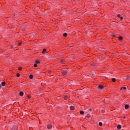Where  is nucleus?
<instances>
[{
	"instance_id": "obj_18",
	"label": "nucleus",
	"mask_w": 130,
	"mask_h": 130,
	"mask_svg": "<svg viewBox=\"0 0 130 130\" xmlns=\"http://www.w3.org/2000/svg\"><path fill=\"white\" fill-rule=\"evenodd\" d=\"M101 111L103 113H105V110L104 109H102Z\"/></svg>"
},
{
	"instance_id": "obj_2",
	"label": "nucleus",
	"mask_w": 130,
	"mask_h": 130,
	"mask_svg": "<svg viewBox=\"0 0 130 130\" xmlns=\"http://www.w3.org/2000/svg\"><path fill=\"white\" fill-rule=\"evenodd\" d=\"M63 99H64V100H68L69 96L67 94H64L63 95Z\"/></svg>"
},
{
	"instance_id": "obj_10",
	"label": "nucleus",
	"mask_w": 130,
	"mask_h": 130,
	"mask_svg": "<svg viewBox=\"0 0 130 130\" xmlns=\"http://www.w3.org/2000/svg\"><path fill=\"white\" fill-rule=\"evenodd\" d=\"M129 106L128 105H125V109H128Z\"/></svg>"
},
{
	"instance_id": "obj_1",
	"label": "nucleus",
	"mask_w": 130,
	"mask_h": 130,
	"mask_svg": "<svg viewBox=\"0 0 130 130\" xmlns=\"http://www.w3.org/2000/svg\"><path fill=\"white\" fill-rule=\"evenodd\" d=\"M47 127L48 129H51V128H52V124L51 123L48 124V125H47Z\"/></svg>"
},
{
	"instance_id": "obj_29",
	"label": "nucleus",
	"mask_w": 130,
	"mask_h": 130,
	"mask_svg": "<svg viewBox=\"0 0 130 130\" xmlns=\"http://www.w3.org/2000/svg\"><path fill=\"white\" fill-rule=\"evenodd\" d=\"M16 76H17V77H20V74H17V75H16Z\"/></svg>"
},
{
	"instance_id": "obj_27",
	"label": "nucleus",
	"mask_w": 130,
	"mask_h": 130,
	"mask_svg": "<svg viewBox=\"0 0 130 130\" xmlns=\"http://www.w3.org/2000/svg\"><path fill=\"white\" fill-rule=\"evenodd\" d=\"M126 80H129V77L126 76Z\"/></svg>"
},
{
	"instance_id": "obj_35",
	"label": "nucleus",
	"mask_w": 130,
	"mask_h": 130,
	"mask_svg": "<svg viewBox=\"0 0 130 130\" xmlns=\"http://www.w3.org/2000/svg\"><path fill=\"white\" fill-rule=\"evenodd\" d=\"M44 32H46V31H45V30H44Z\"/></svg>"
},
{
	"instance_id": "obj_32",
	"label": "nucleus",
	"mask_w": 130,
	"mask_h": 130,
	"mask_svg": "<svg viewBox=\"0 0 130 130\" xmlns=\"http://www.w3.org/2000/svg\"><path fill=\"white\" fill-rule=\"evenodd\" d=\"M89 111H90V112L92 111V109H90Z\"/></svg>"
},
{
	"instance_id": "obj_16",
	"label": "nucleus",
	"mask_w": 130,
	"mask_h": 130,
	"mask_svg": "<svg viewBox=\"0 0 130 130\" xmlns=\"http://www.w3.org/2000/svg\"><path fill=\"white\" fill-rule=\"evenodd\" d=\"M29 78L30 79V80H32V79H33V75H30Z\"/></svg>"
},
{
	"instance_id": "obj_7",
	"label": "nucleus",
	"mask_w": 130,
	"mask_h": 130,
	"mask_svg": "<svg viewBox=\"0 0 130 130\" xmlns=\"http://www.w3.org/2000/svg\"><path fill=\"white\" fill-rule=\"evenodd\" d=\"M46 53V49H43V51H42V54H45Z\"/></svg>"
},
{
	"instance_id": "obj_6",
	"label": "nucleus",
	"mask_w": 130,
	"mask_h": 130,
	"mask_svg": "<svg viewBox=\"0 0 130 130\" xmlns=\"http://www.w3.org/2000/svg\"><path fill=\"white\" fill-rule=\"evenodd\" d=\"M11 130H18V127L17 126H14L11 128Z\"/></svg>"
},
{
	"instance_id": "obj_22",
	"label": "nucleus",
	"mask_w": 130,
	"mask_h": 130,
	"mask_svg": "<svg viewBox=\"0 0 130 130\" xmlns=\"http://www.w3.org/2000/svg\"><path fill=\"white\" fill-rule=\"evenodd\" d=\"M80 114H84V113H85L84 111H80Z\"/></svg>"
},
{
	"instance_id": "obj_23",
	"label": "nucleus",
	"mask_w": 130,
	"mask_h": 130,
	"mask_svg": "<svg viewBox=\"0 0 130 130\" xmlns=\"http://www.w3.org/2000/svg\"><path fill=\"white\" fill-rule=\"evenodd\" d=\"M26 97H27V99H31V96H30L29 95H27Z\"/></svg>"
},
{
	"instance_id": "obj_21",
	"label": "nucleus",
	"mask_w": 130,
	"mask_h": 130,
	"mask_svg": "<svg viewBox=\"0 0 130 130\" xmlns=\"http://www.w3.org/2000/svg\"><path fill=\"white\" fill-rule=\"evenodd\" d=\"M122 89H123V90H126V87H121L120 90H122Z\"/></svg>"
},
{
	"instance_id": "obj_33",
	"label": "nucleus",
	"mask_w": 130,
	"mask_h": 130,
	"mask_svg": "<svg viewBox=\"0 0 130 130\" xmlns=\"http://www.w3.org/2000/svg\"><path fill=\"white\" fill-rule=\"evenodd\" d=\"M123 118H125V116H124V117H123Z\"/></svg>"
},
{
	"instance_id": "obj_12",
	"label": "nucleus",
	"mask_w": 130,
	"mask_h": 130,
	"mask_svg": "<svg viewBox=\"0 0 130 130\" xmlns=\"http://www.w3.org/2000/svg\"><path fill=\"white\" fill-rule=\"evenodd\" d=\"M2 86H3V87H5V86H6V82H2Z\"/></svg>"
},
{
	"instance_id": "obj_25",
	"label": "nucleus",
	"mask_w": 130,
	"mask_h": 130,
	"mask_svg": "<svg viewBox=\"0 0 130 130\" xmlns=\"http://www.w3.org/2000/svg\"><path fill=\"white\" fill-rule=\"evenodd\" d=\"M18 44H19V45H22V42L21 41H19Z\"/></svg>"
},
{
	"instance_id": "obj_3",
	"label": "nucleus",
	"mask_w": 130,
	"mask_h": 130,
	"mask_svg": "<svg viewBox=\"0 0 130 130\" xmlns=\"http://www.w3.org/2000/svg\"><path fill=\"white\" fill-rule=\"evenodd\" d=\"M61 73H62V75H63V76H64V75H67V74H68V71H63Z\"/></svg>"
},
{
	"instance_id": "obj_30",
	"label": "nucleus",
	"mask_w": 130,
	"mask_h": 130,
	"mask_svg": "<svg viewBox=\"0 0 130 130\" xmlns=\"http://www.w3.org/2000/svg\"><path fill=\"white\" fill-rule=\"evenodd\" d=\"M22 29H25V25H23V26L22 27Z\"/></svg>"
},
{
	"instance_id": "obj_5",
	"label": "nucleus",
	"mask_w": 130,
	"mask_h": 130,
	"mask_svg": "<svg viewBox=\"0 0 130 130\" xmlns=\"http://www.w3.org/2000/svg\"><path fill=\"white\" fill-rule=\"evenodd\" d=\"M117 129H121V125H120V124L118 125L117 126Z\"/></svg>"
},
{
	"instance_id": "obj_19",
	"label": "nucleus",
	"mask_w": 130,
	"mask_h": 130,
	"mask_svg": "<svg viewBox=\"0 0 130 130\" xmlns=\"http://www.w3.org/2000/svg\"><path fill=\"white\" fill-rule=\"evenodd\" d=\"M63 36L64 37H67V36H68V34L67 33H64L63 34Z\"/></svg>"
},
{
	"instance_id": "obj_31",
	"label": "nucleus",
	"mask_w": 130,
	"mask_h": 130,
	"mask_svg": "<svg viewBox=\"0 0 130 130\" xmlns=\"http://www.w3.org/2000/svg\"><path fill=\"white\" fill-rule=\"evenodd\" d=\"M90 64H91V66H94V63H91Z\"/></svg>"
},
{
	"instance_id": "obj_26",
	"label": "nucleus",
	"mask_w": 130,
	"mask_h": 130,
	"mask_svg": "<svg viewBox=\"0 0 130 130\" xmlns=\"http://www.w3.org/2000/svg\"><path fill=\"white\" fill-rule=\"evenodd\" d=\"M34 67H35V68H37V64L36 63L34 65Z\"/></svg>"
},
{
	"instance_id": "obj_11",
	"label": "nucleus",
	"mask_w": 130,
	"mask_h": 130,
	"mask_svg": "<svg viewBox=\"0 0 130 130\" xmlns=\"http://www.w3.org/2000/svg\"><path fill=\"white\" fill-rule=\"evenodd\" d=\"M19 94L20 96H23L24 95V92H23L22 91H20V93H19Z\"/></svg>"
},
{
	"instance_id": "obj_24",
	"label": "nucleus",
	"mask_w": 130,
	"mask_h": 130,
	"mask_svg": "<svg viewBox=\"0 0 130 130\" xmlns=\"http://www.w3.org/2000/svg\"><path fill=\"white\" fill-rule=\"evenodd\" d=\"M102 122H100L99 123V125H100V126H102Z\"/></svg>"
},
{
	"instance_id": "obj_17",
	"label": "nucleus",
	"mask_w": 130,
	"mask_h": 130,
	"mask_svg": "<svg viewBox=\"0 0 130 130\" xmlns=\"http://www.w3.org/2000/svg\"><path fill=\"white\" fill-rule=\"evenodd\" d=\"M118 40L119 41H121V40H122V37H119Z\"/></svg>"
},
{
	"instance_id": "obj_9",
	"label": "nucleus",
	"mask_w": 130,
	"mask_h": 130,
	"mask_svg": "<svg viewBox=\"0 0 130 130\" xmlns=\"http://www.w3.org/2000/svg\"><path fill=\"white\" fill-rule=\"evenodd\" d=\"M86 117H87V118H90V117H91V115L90 114H87Z\"/></svg>"
},
{
	"instance_id": "obj_34",
	"label": "nucleus",
	"mask_w": 130,
	"mask_h": 130,
	"mask_svg": "<svg viewBox=\"0 0 130 130\" xmlns=\"http://www.w3.org/2000/svg\"><path fill=\"white\" fill-rule=\"evenodd\" d=\"M11 48H13V46H11Z\"/></svg>"
},
{
	"instance_id": "obj_14",
	"label": "nucleus",
	"mask_w": 130,
	"mask_h": 130,
	"mask_svg": "<svg viewBox=\"0 0 130 130\" xmlns=\"http://www.w3.org/2000/svg\"><path fill=\"white\" fill-rule=\"evenodd\" d=\"M117 17H118V18H120V20H122V19H123V18H122V17H120V15H119V14H118V15H117Z\"/></svg>"
},
{
	"instance_id": "obj_4",
	"label": "nucleus",
	"mask_w": 130,
	"mask_h": 130,
	"mask_svg": "<svg viewBox=\"0 0 130 130\" xmlns=\"http://www.w3.org/2000/svg\"><path fill=\"white\" fill-rule=\"evenodd\" d=\"M70 110H75V107L71 106L70 107Z\"/></svg>"
},
{
	"instance_id": "obj_15",
	"label": "nucleus",
	"mask_w": 130,
	"mask_h": 130,
	"mask_svg": "<svg viewBox=\"0 0 130 130\" xmlns=\"http://www.w3.org/2000/svg\"><path fill=\"white\" fill-rule=\"evenodd\" d=\"M61 63H62V64H63L66 63V61H64L63 60H62L61 61Z\"/></svg>"
},
{
	"instance_id": "obj_28",
	"label": "nucleus",
	"mask_w": 130,
	"mask_h": 130,
	"mask_svg": "<svg viewBox=\"0 0 130 130\" xmlns=\"http://www.w3.org/2000/svg\"><path fill=\"white\" fill-rule=\"evenodd\" d=\"M19 71H22V67H20L18 68Z\"/></svg>"
},
{
	"instance_id": "obj_13",
	"label": "nucleus",
	"mask_w": 130,
	"mask_h": 130,
	"mask_svg": "<svg viewBox=\"0 0 130 130\" xmlns=\"http://www.w3.org/2000/svg\"><path fill=\"white\" fill-rule=\"evenodd\" d=\"M99 88L100 89H104V87H103L102 85H99Z\"/></svg>"
},
{
	"instance_id": "obj_8",
	"label": "nucleus",
	"mask_w": 130,
	"mask_h": 130,
	"mask_svg": "<svg viewBox=\"0 0 130 130\" xmlns=\"http://www.w3.org/2000/svg\"><path fill=\"white\" fill-rule=\"evenodd\" d=\"M40 62H41V61H40V60H36V63L37 64H39V63H40Z\"/></svg>"
},
{
	"instance_id": "obj_20",
	"label": "nucleus",
	"mask_w": 130,
	"mask_h": 130,
	"mask_svg": "<svg viewBox=\"0 0 130 130\" xmlns=\"http://www.w3.org/2000/svg\"><path fill=\"white\" fill-rule=\"evenodd\" d=\"M116 81V79L115 78H112V82L114 83Z\"/></svg>"
}]
</instances>
